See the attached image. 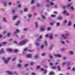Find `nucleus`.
Here are the masks:
<instances>
[{"mask_svg":"<svg viewBox=\"0 0 75 75\" xmlns=\"http://www.w3.org/2000/svg\"><path fill=\"white\" fill-rule=\"evenodd\" d=\"M56 16L54 15H51V17H55Z\"/></svg>","mask_w":75,"mask_h":75,"instance_id":"nucleus-45","label":"nucleus"},{"mask_svg":"<svg viewBox=\"0 0 75 75\" xmlns=\"http://www.w3.org/2000/svg\"><path fill=\"white\" fill-rule=\"evenodd\" d=\"M3 4L5 6H6L7 4V3H6V1L4 2Z\"/></svg>","mask_w":75,"mask_h":75,"instance_id":"nucleus-42","label":"nucleus"},{"mask_svg":"<svg viewBox=\"0 0 75 75\" xmlns=\"http://www.w3.org/2000/svg\"><path fill=\"white\" fill-rule=\"evenodd\" d=\"M45 26H43L40 28V30L41 31H45Z\"/></svg>","mask_w":75,"mask_h":75,"instance_id":"nucleus-8","label":"nucleus"},{"mask_svg":"<svg viewBox=\"0 0 75 75\" xmlns=\"http://www.w3.org/2000/svg\"><path fill=\"white\" fill-rule=\"evenodd\" d=\"M12 4V2H11L8 3L9 5H10V6Z\"/></svg>","mask_w":75,"mask_h":75,"instance_id":"nucleus-52","label":"nucleus"},{"mask_svg":"<svg viewBox=\"0 0 75 75\" xmlns=\"http://www.w3.org/2000/svg\"><path fill=\"white\" fill-rule=\"evenodd\" d=\"M69 53L71 54H74V52H72V51H70Z\"/></svg>","mask_w":75,"mask_h":75,"instance_id":"nucleus-35","label":"nucleus"},{"mask_svg":"<svg viewBox=\"0 0 75 75\" xmlns=\"http://www.w3.org/2000/svg\"><path fill=\"white\" fill-rule=\"evenodd\" d=\"M63 19V17L62 16H59L58 17V20H62Z\"/></svg>","mask_w":75,"mask_h":75,"instance_id":"nucleus-14","label":"nucleus"},{"mask_svg":"<svg viewBox=\"0 0 75 75\" xmlns=\"http://www.w3.org/2000/svg\"><path fill=\"white\" fill-rule=\"evenodd\" d=\"M35 44L36 45H37V46H38V45H40V44L37 43V42H36L35 43Z\"/></svg>","mask_w":75,"mask_h":75,"instance_id":"nucleus-36","label":"nucleus"},{"mask_svg":"<svg viewBox=\"0 0 75 75\" xmlns=\"http://www.w3.org/2000/svg\"><path fill=\"white\" fill-rule=\"evenodd\" d=\"M54 14H58V12L55 11L54 12Z\"/></svg>","mask_w":75,"mask_h":75,"instance_id":"nucleus-49","label":"nucleus"},{"mask_svg":"<svg viewBox=\"0 0 75 75\" xmlns=\"http://www.w3.org/2000/svg\"><path fill=\"white\" fill-rule=\"evenodd\" d=\"M69 34H66L65 35H62V37H63V38H67V37H68V36H69Z\"/></svg>","mask_w":75,"mask_h":75,"instance_id":"nucleus-5","label":"nucleus"},{"mask_svg":"<svg viewBox=\"0 0 75 75\" xmlns=\"http://www.w3.org/2000/svg\"><path fill=\"white\" fill-rule=\"evenodd\" d=\"M49 36L50 39V40H52L53 38V34L52 33H50V35H45V37H48Z\"/></svg>","mask_w":75,"mask_h":75,"instance_id":"nucleus-3","label":"nucleus"},{"mask_svg":"<svg viewBox=\"0 0 75 75\" xmlns=\"http://www.w3.org/2000/svg\"><path fill=\"white\" fill-rule=\"evenodd\" d=\"M68 23V21L67 20H65L64 21V23Z\"/></svg>","mask_w":75,"mask_h":75,"instance_id":"nucleus-34","label":"nucleus"},{"mask_svg":"<svg viewBox=\"0 0 75 75\" xmlns=\"http://www.w3.org/2000/svg\"><path fill=\"white\" fill-rule=\"evenodd\" d=\"M52 68L53 69H57V67H54Z\"/></svg>","mask_w":75,"mask_h":75,"instance_id":"nucleus-51","label":"nucleus"},{"mask_svg":"<svg viewBox=\"0 0 75 75\" xmlns=\"http://www.w3.org/2000/svg\"><path fill=\"white\" fill-rule=\"evenodd\" d=\"M71 24H72V23L71 22V21H69L68 23L69 26H70Z\"/></svg>","mask_w":75,"mask_h":75,"instance_id":"nucleus-27","label":"nucleus"},{"mask_svg":"<svg viewBox=\"0 0 75 75\" xmlns=\"http://www.w3.org/2000/svg\"><path fill=\"white\" fill-rule=\"evenodd\" d=\"M28 64H25L24 67H28Z\"/></svg>","mask_w":75,"mask_h":75,"instance_id":"nucleus-48","label":"nucleus"},{"mask_svg":"<svg viewBox=\"0 0 75 75\" xmlns=\"http://www.w3.org/2000/svg\"><path fill=\"white\" fill-rule=\"evenodd\" d=\"M41 71H44L45 74H46L47 72V70H44L43 68L41 69Z\"/></svg>","mask_w":75,"mask_h":75,"instance_id":"nucleus-12","label":"nucleus"},{"mask_svg":"<svg viewBox=\"0 0 75 75\" xmlns=\"http://www.w3.org/2000/svg\"><path fill=\"white\" fill-rule=\"evenodd\" d=\"M38 58V55H36L35 57V58Z\"/></svg>","mask_w":75,"mask_h":75,"instance_id":"nucleus-47","label":"nucleus"},{"mask_svg":"<svg viewBox=\"0 0 75 75\" xmlns=\"http://www.w3.org/2000/svg\"><path fill=\"white\" fill-rule=\"evenodd\" d=\"M27 10H28V9L27 8H25L24 9V11L25 12H27Z\"/></svg>","mask_w":75,"mask_h":75,"instance_id":"nucleus-29","label":"nucleus"},{"mask_svg":"<svg viewBox=\"0 0 75 75\" xmlns=\"http://www.w3.org/2000/svg\"><path fill=\"white\" fill-rule=\"evenodd\" d=\"M28 17H32V14H29L28 15Z\"/></svg>","mask_w":75,"mask_h":75,"instance_id":"nucleus-33","label":"nucleus"},{"mask_svg":"<svg viewBox=\"0 0 75 75\" xmlns=\"http://www.w3.org/2000/svg\"><path fill=\"white\" fill-rule=\"evenodd\" d=\"M51 28H47L48 30H51Z\"/></svg>","mask_w":75,"mask_h":75,"instance_id":"nucleus-59","label":"nucleus"},{"mask_svg":"<svg viewBox=\"0 0 75 75\" xmlns=\"http://www.w3.org/2000/svg\"><path fill=\"white\" fill-rule=\"evenodd\" d=\"M32 75H36V74H35V73H33L32 74Z\"/></svg>","mask_w":75,"mask_h":75,"instance_id":"nucleus-56","label":"nucleus"},{"mask_svg":"<svg viewBox=\"0 0 75 75\" xmlns=\"http://www.w3.org/2000/svg\"><path fill=\"white\" fill-rule=\"evenodd\" d=\"M50 24L51 25H54L55 24L54 22H52L50 23Z\"/></svg>","mask_w":75,"mask_h":75,"instance_id":"nucleus-32","label":"nucleus"},{"mask_svg":"<svg viewBox=\"0 0 75 75\" xmlns=\"http://www.w3.org/2000/svg\"><path fill=\"white\" fill-rule=\"evenodd\" d=\"M28 51V50H27V48L24 49V50L23 52V54H24V52H25V51Z\"/></svg>","mask_w":75,"mask_h":75,"instance_id":"nucleus-23","label":"nucleus"},{"mask_svg":"<svg viewBox=\"0 0 75 75\" xmlns=\"http://www.w3.org/2000/svg\"><path fill=\"white\" fill-rule=\"evenodd\" d=\"M28 40L27 39H24L22 42H20L18 44V45H23V44H25L26 43V42L28 41Z\"/></svg>","mask_w":75,"mask_h":75,"instance_id":"nucleus-2","label":"nucleus"},{"mask_svg":"<svg viewBox=\"0 0 75 75\" xmlns=\"http://www.w3.org/2000/svg\"><path fill=\"white\" fill-rule=\"evenodd\" d=\"M57 68L59 71H61V69L60 66H58Z\"/></svg>","mask_w":75,"mask_h":75,"instance_id":"nucleus-30","label":"nucleus"},{"mask_svg":"<svg viewBox=\"0 0 75 75\" xmlns=\"http://www.w3.org/2000/svg\"><path fill=\"white\" fill-rule=\"evenodd\" d=\"M27 30H28V29L27 28L24 29V31H27Z\"/></svg>","mask_w":75,"mask_h":75,"instance_id":"nucleus-54","label":"nucleus"},{"mask_svg":"<svg viewBox=\"0 0 75 75\" xmlns=\"http://www.w3.org/2000/svg\"><path fill=\"white\" fill-rule=\"evenodd\" d=\"M49 65H50V66H52L53 65V63H50Z\"/></svg>","mask_w":75,"mask_h":75,"instance_id":"nucleus-44","label":"nucleus"},{"mask_svg":"<svg viewBox=\"0 0 75 75\" xmlns=\"http://www.w3.org/2000/svg\"><path fill=\"white\" fill-rule=\"evenodd\" d=\"M42 38V37L41 35L40 36L39 38L37 40V41H40V40H41Z\"/></svg>","mask_w":75,"mask_h":75,"instance_id":"nucleus-20","label":"nucleus"},{"mask_svg":"<svg viewBox=\"0 0 75 75\" xmlns=\"http://www.w3.org/2000/svg\"><path fill=\"white\" fill-rule=\"evenodd\" d=\"M66 16H70V13H67L66 14Z\"/></svg>","mask_w":75,"mask_h":75,"instance_id":"nucleus-37","label":"nucleus"},{"mask_svg":"<svg viewBox=\"0 0 75 75\" xmlns=\"http://www.w3.org/2000/svg\"><path fill=\"white\" fill-rule=\"evenodd\" d=\"M57 26H60L61 25V23H57Z\"/></svg>","mask_w":75,"mask_h":75,"instance_id":"nucleus-24","label":"nucleus"},{"mask_svg":"<svg viewBox=\"0 0 75 75\" xmlns=\"http://www.w3.org/2000/svg\"><path fill=\"white\" fill-rule=\"evenodd\" d=\"M21 7H22V6H21V4L19 5L18 6V7L19 8H20Z\"/></svg>","mask_w":75,"mask_h":75,"instance_id":"nucleus-39","label":"nucleus"},{"mask_svg":"<svg viewBox=\"0 0 75 75\" xmlns=\"http://www.w3.org/2000/svg\"><path fill=\"white\" fill-rule=\"evenodd\" d=\"M42 17L43 20H44V19H45V17L44 16L42 15Z\"/></svg>","mask_w":75,"mask_h":75,"instance_id":"nucleus-38","label":"nucleus"},{"mask_svg":"<svg viewBox=\"0 0 75 75\" xmlns=\"http://www.w3.org/2000/svg\"><path fill=\"white\" fill-rule=\"evenodd\" d=\"M3 59L4 60L5 63V64H7V63L8 62L9 60L11 58H8L7 59H6L4 57H3Z\"/></svg>","mask_w":75,"mask_h":75,"instance_id":"nucleus-4","label":"nucleus"},{"mask_svg":"<svg viewBox=\"0 0 75 75\" xmlns=\"http://www.w3.org/2000/svg\"><path fill=\"white\" fill-rule=\"evenodd\" d=\"M61 42L62 44H65V42H64L63 41H62Z\"/></svg>","mask_w":75,"mask_h":75,"instance_id":"nucleus-58","label":"nucleus"},{"mask_svg":"<svg viewBox=\"0 0 75 75\" xmlns=\"http://www.w3.org/2000/svg\"><path fill=\"white\" fill-rule=\"evenodd\" d=\"M11 35V33H8L7 34V36H8V37H10V35Z\"/></svg>","mask_w":75,"mask_h":75,"instance_id":"nucleus-31","label":"nucleus"},{"mask_svg":"<svg viewBox=\"0 0 75 75\" xmlns=\"http://www.w3.org/2000/svg\"><path fill=\"white\" fill-rule=\"evenodd\" d=\"M54 7L55 8H57V7H58V5H55Z\"/></svg>","mask_w":75,"mask_h":75,"instance_id":"nucleus-57","label":"nucleus"},{"mask_svg":"<svg viewBox=\"0 0 75 75\" xmlns=\"http://www.w3.org/2000/svg\"><path fill=\"white\" fill-rule=\"evenodd\" d=\"M7 72L9 74H13V72L10 71H8Z\"/></svg>","mask_w":75,"mask_h":75,"instance_id":"nucleus-25","label":"nucleus"},{"mask_svg":"<svg viewBox=\"0 0 75 75\" xmlns=\"http://www.w3.org/2000/svg\"><path fill=\"white\" fill-rule=\"evenodd\" d=\"M14 51L15 52H17V51H18V50H14Z\"/></svg>","mask_w":75,"mask_h":75,"instance_id":"nucleus-62","label":"nucleus"},{"mask_svg":"<svg viewBox=\"0 0 75 75\" xmlns=\"http://www.w3.org/2000/svg\"><path fill=\"white\" fill-rule=\"evenodd\" d=\"M72 70L73 71H74L75 70V67H73L72 69Z\"/></svg>","mask_w":75,"mask_h":75,"instance_id":"nucleus-53","label":"nucleus"},{"mask_svg":"<svg viewBox=\"0 0 75 75\" xmlns=\"http://www.w3.org/2000/svg\"><path fill=\"white\" fill-rule=\"evenodd\" d=\"M73 4L72 2H71L70 4H68L67 6L68 7H70L71 10H72V11H74L75 10V8L74 6H72V5Z\"/></svg>","mask_w":75,"mask_h":75,"instance_id":"nucleus-1","label":"nucleus"},{"mask_svg":"<svg viewBox=\"0 0 75 75\" xmlns=\"http://www.w3.org/2000/svg\"><path fill=\"white\" fill-rule=\"evenodd\" d=\"M4 49H2L1 51H0V54H1V53H3L4 52Z\"/></svg>","mask_w":75,"mask_h":75,"instance_id":"nucleus-21","label":"nucleus"},{"mask_svg":"<svg viewBox=\"0 0 75 75\" xmlns=\"http://www.w3.org/2000/svg\"><path fill=\"white\" fill-rule=\"evenodd\" d=\"M67 64V66L69 65L70 64V62H64L62 63V65H65V64Z\"/></svg>","mask_w":75,"mask_h":75,"instance_id":"nucleus-6","label":"nucleus"},{"mask_svg":"<svg viewBox=\"0 0 75 75\" xmlns=\"http://www.w3.org/2000/svg\"><path fill=\"white\" fill-rule=\"evenodd\" d=\"M17 18V16H15L13 17V20H15V19H16Z\"/></svg>","mask_w":75,"mask_h":75,"instance_id":"nucleus-16","label":"nucleus"},{"mask_svg":"<svg viewBox=\"0 0 75 75\" xmlns=\"http://www.w3.org/2000/svg\"><path fill=\"white\" fill-rule=\"evenodd\" d=\"M20 1H17L16 3V4H19V3H20Z\"/></svg>","mask_w":75,"mask_h":75,"instance_id":"nucleus-63","label":"nucleus"},{"mask_svg":"<svg viewBox=\"0 0 75 75\" xmlns=\"http://www.w3.org/2000/svg\"><path fill=\"white\" fill-rule=\"evenodd\" d=\"M46 7H49V4H46Z\"/></svg>","mask_w":75,"mask_h":75,"instance_id":"nucleus-60","label":"nucleus"},{"mask_svg":"<svg viewBox=\"0 0 75 75\" xmlns=\"http://www.w3.org/2000/svg\"><path fill=\"white\" fill-rule=\"evenodd\" d=\"M13 43H14L15 44H18L17 43V41H14L13 42Z\"/></svg>","mask_w":75,"mask_h":75,"instance_id":"nucleus-55","label":"nucleus"},{"mask_svg":"<svg viewBox=\"0 0 75 75\" xmlns=\"http://www.w3.org/2000/svg\"><path fill=\"white\" fill-rule=\"evenodd\" d=\"M20 30H18V29H16V32L14 33V34H16L17 33H18V32H19Z\"/></svg>","mask_w":75,"mask_h":75,"instance_id":"nucleus-17","label":"nucleus"},{"mask_svg":"<svg viewBox=\"0 0 75 75\" xmlns=\"http://www.w3.org/2000/svg\"><path fill=\"white\" fill-rule=\"evenodd\" d=\"M40 48L41 49H43L44 48V45H42L40 47Z\"/></svg>","mask_w":75,"mask_h":75,"instance_id":"nucleus-22","label":"nucleus"},{"mask_svg":"<svg viewBox=\"0 0 75 75\" xmlns=\"http://www.w3.org/2000/svg\"><path fill=\"white\" fill-rule=\"evenodd\" d=\"M27 57H28V58H32V57L31 54H28L26 56Z\"/></svg>","mask_w":75,"mask_h":75,"instance_id":"nucleus-19","label":"nucleus"},{"mask_svg":"<svg viewBox=\"0 0 75 75\" xmlns=\"http://www.w3.org/2000/svg\"><path fill=\"white\" fill-rule=\"evenodd\" d=\"M54 73L52 72H51L50 73V75H54Z\"/></svg>","mask_w":75,"mask_h":75,"instance_id":"nucleus-46","label":"nucleus"},{"mask_svg":"<svg viewBox=\"0 0 75 75\" xmlns=\"http://www.w3.org/2000/svg\"><path fill=\"white\" fill-rule=\"evenodd\" d=\"M7 44V42H4L2 44H0V47H1L3 45H6V44Z\"/></svg>","mask_w":75,"mask_h":75,"instance_id":"nucleus-9","label":"nucleus"},{"mask_svg":"<svg viewBox=\"0 0 75 75\" xmlns=\"http://www.w3.org/2000/svg\"><path fill=\"white\" fill-rule=\"evenodd\" d=\"M6 50L7 51H8L9 52H11L13 51V50L11 49L10 48H8L6 49Z\"/></svg>","mask_w":75,"mask_h":75,"instance_id":"nucleus-15","label":"nucleus"},{"mask_svg":"<svg viewBox=\"0 0 75 75\" xmlns=\"http://www.w3.org/2000/svg\"><path fill=\"white\" fill-rule=\"evenodd\" d=\"M50 4L51 5V6H54V3L52 2H50Z\"/></svg>","mask_w":75,"mask_h":75,"instance_id":"nucleus-26","label":"nucleus"},{"mask_svg":"<svg viewBox=\"0 0 75 75\" xmlns=\"http://www.w3.org/2000/svg\"><path fill=\"white\" fill-rule=\"evenodd\" d=\"M18 67H21V64H18Z\"/></svg>","mask_w":75,"mask_h":75,"instance_id":"nucleus-64","label":"nucleus"},{"mask_svg":"<svg viewBox=\"0 0 75 75\" xmlns=\"http://www.w3.org/2000/svg\"><path fill=\"white\" fill-rule=\"evenodd\" d=\"M38 23L37 22H36L35 23V25L36 27H38Z\"/></svg>","mask_w":75,"mask_h":75,"instance_id":"nucleus-18","label":"nucleus"},{"mask_svg":"<svg viewBox=\"0 0 75 75\" xmlns=\"http://www.w3.org/2000/svg\"><path fill=\"white\" fill-rule=\"evenodd\" d=\"M12 60L13 61H14L15 60H16V58L14 57L12 59Z\"/></svg>","mask_w":75,"mask_h":75,"instance_id":"nucleus-40","label":"nucleus"},{"mask_svg":"<svg viewBox=\"0 0 75 75\" xmlns=\"http://www.w3.org/2000/svg\"><path fill=\"white\" fill-rule=\"evenodd\" d=\"M54 56L55 57H59V58H60V57H61L62 56L60 54H57V55H55L54 54Z\"/></svg>","mask_w":75,"mask_h":75,"instance_id":"nucleus-13","label":"nucleus"},{"mask_svg":"<svg viewBox=\"0 0 75 75\" xmlns=\"http://www.w3.org/2000/svg\"><path fill=\"white\" fill-rule=\"evenodd\" d=\"M35 2V1L34 0H33L31 2V4H33V3H34Z\"/></svg>","mask_w":75,"mask_h":75,"instance_id":"nucleus-41","label":"nucleus"},{"mask_svg":"<svg viewBox=\"0 0 75 75\" xmlns=\"http://www.w3.org/2000/svg\"><path fill=\"white\" fill-rule=\"evenodd\" d=\"M62 13L63 14L65 15L67 13V11L66 10H64L62 12Z\"/></svg>","mask_w":75,"mask_h":75,"instance_id":"nucleus-11","label":"nucleus"},{"mask_svg":"<svg viewBox=\"0 0 75 75\" xmlns=\"http://www.w3.org/2000/svg\"><path fill=\"white\" fill-rule=\"evenodd\" d=\"M37 69H40L41 68V66H38L37 67Z\"/></svg>","mask_w":75,"mask_h":75,"instance_id":"nucleus-43","label":"nucleus"},{"mask_svg":"<svg viewBox=\"0 0 75 75\" xmlns=\"http://www.w3.org/2000/svg\"><path fill=\"white\" fill-rule=\"evenodd\" d=\"M43 43L45 45L48 46V42L46 40L44 41Z\"/></svg>","mask_w":75,"mask_h":75,"instance_id":"nucleus-10","label":"nucleus"},{"mask_svg":"<svg viewBox=\"0 0 75 75\" xmlns=\"http://www.w3.org/2000/svg\"><path fill=\"white\" fill-rule=\"evenodd\" d=\"M20 24H21V22L19 21H18L15 24V25H19Z\"/></svg>","mask_w":75,"mask_h":75,"instance_id":"nucleus-7","label":"nucleus"},{"mask_svg":"<svg viewBox=\"0 0 75 75\" xmlns=\"http://www.w3.org/2000/svg\"><path fill=\"white\" fill-rule=\"evenodd\" d=\"M45 53H42V56H44V55H45Z\"/></svg>","mask_w":75,"mask_h":75,"instance_id":"nucleus-50","label":"nucleus"},{"mask_svg":"<svg viewBox=\"0 0 75 75\" xmlns=\"http://www.w3.org/2000/svg\"><path fill=\"white\" fill-rule=\"evenodd\" d=\"M50 58H53V56H50Z\"/></svg>","mask_w":75,"mask_h":75,"instance_id":"nucleus-61","label":"nucleus"},{"mask_svg":"<svg viewBox=\"0 0 75 75\" xmlns=\"http://www.w3.org/2000/svg\"><path fill=\"white\" fill-rule=\"evenodd\" d=\"M3 20H4V21H5V22H7V21L6 20V18H3Z\"/></svg>","mask_w":75,"mask_h":75,"instance_id":"nucleus-28","label":"nucleus"}]
</instances>
